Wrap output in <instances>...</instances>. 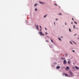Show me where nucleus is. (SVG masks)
Wrapping results in <instances>:
<instances>
[{
    "label": "nucleus",
    "mask_w": 79,
    "mask_h": 79,
    "mask_svg": "<svg viewBox=\"0 0 79 79\" xmlns=\"http://www.w3.org/2000/svg\"><path fill=\"white\" fill-rule=\"evenodd\" d=\"M64 75H65V76H66V77H68V74H67L64 73L63 74V76H64Z\"/></svg>",
    "instance_id": "f257e3e1"
},
{
    "label": "nucleus",
    "mask_w": 79,
    "mask_h": 79,
    "mask_svg": "<svg viewBox=\"0 0 79 79\" xmlns=\"http://www.w3.org/2000/svg\"><path fill=\"white\" fill-rule=\"evenodd\" d=\"M39 34H40V35H44V34H42V32H40V33H39Z\"/></svg>",
    "instance_id": "f03ea898"
},
{
    "label": "nucleus",
    "mask_w": 79,
    "mask_h": 79,
    "mask_svg": "<svg viewBox=\"0 0 79 79\" xmlns=\"http://www.w3.org/2000/svg\"><path fill=\"white\" fill-rule=\"evenodd\" d=\"M63 63L64 64H66V63H67V62L66 61V60H64Z\"/></svg>",
    "instance_id": "7ed1b4c3"
},
{
    "label": "nucleus",
    "mask_w": 79,
    "mask_h": 79,
    "mask_svg": "<svg viewBox=\"0 0 79 79\" xmlns=\"http://www.w3.org/2000/svg\"><path fill=\"white\" fill-rule=\"evenodd\" d=\"M39 3H40L41 4H45V2H39Z\"/></svg>",
    "instance_id": "20e7f679"
},
{
    "label": "nucleus",
    "mask_w": 79,
    "mask_h": 79,
    "mask_svg": "<svg viewBox=\"0 0 79 79\" xmlns=\"http://www.w3.org/2000/svg\"><path fill=\"white\" fill-rule=\"evenodd\" d=\"M68 69H69V67L68 66H67L66 68L65 69L66 70V71H68Z\"/></svg>",
    "instance_id": "39448f33"
},
{
    "label": "nucleus",
    "mask_w": 79,
    "mask_h": 79,
    "mask_svg": "<svg viewBox=\"0 0 79 79\" xmlns=\"http://www.w3.org/2000/svg\"><path fill=\"white\" fill-rule=\"evenodd\" d=\"M56 69H60V66H57L56 67Z\"/></svg>",
    "instance_id": "423d86ee"
},
{
    "label": "nucleus",
    "mask_w": 79,
    "mask_h": 79,
    "mask_svg": "<svg viewBox=\"0 0 79 79\" xmlns=\"http://www.w3.org/2000/svg\"><path fill=\"white\" fill-rule=\"evenodd\" d=\"M37 5H38V3H36L34 5V6H37Z\"/></svg>",
    "instance_id": "0eeeda50"
},
{
    "label": "nucleus",
    "mask_w": 79,
    "mask_h": 79,
    "mask_svg": "<svg viewBox=\"0 0 79 79\" xmlns=\"http://www.w3.org/2000/svg\"><path fill=\"white\" fill-rule=\"evenodd\" d=\"M36 29L37 30H39V26L38 25L37 26Z\"/></svg>",
    "instance_id": "6e6552de"
},
{
    "label": "nucleus",
    "mask_w": 79,
    "mask_h": 79,
    "mask_svg": "<svg viewBox=\"0 0 79 79\" xmlns=\"http://www.w3.org/2000/svg\"><path fill=\"white\" fill-rule=\"evenodd\" d=\"M50 40L51 42H52V43H53V40H52V39H51V38H50Z\"/></svg>",
    "instance_id": "1a4fd4ad"
},
{
    "label": "nucleus",
    "mask_w": 79,
    "mask_h": 79,
    "mask_svg": "<svg viewBox=\"0 0 79 79\" xmlns=\"http://www.w3.org/2000/svg\"><path fill=\"white\" fill-rule=\"evenodd\" d=\"M47 16V14H46V15H44V18H46V17Z\"/></svg>",
    "instance_id": "9d476101"
},
{
    "label": "nucleus",
    "mask_w": 79,
    "mask_h": 79,
    "mask_svg": "<svg viewBox=\"0 0 79 79\" xmlns=\"http://www.w3.org/2000/svg\"><path fill=\"white\" fill-rule=\"evenodd\" d=\"M75 68H76V69H79V68L76 66H75Z\"/></svg>",
    "instance_id": "9b49d317"
},
{
    "label": "nucleus",
    "mask_w": 79,
    "mask_h": 79,
    "mask_svg": "<svg viewBox=\"0 0 79 79\" xmlns=\"http://www.w3.org/2000/svg\"><path fill=\"white\" fill-rule=\"evenodd\" d=\"M69 73L70 74H71V75H72L73 74V72H71V71H70L69 72Z\"/></svg>",
    "instance_id": "f8f14e48"
},
{
    "label": "nucleus",
    "mask_w": 79,
    "mask_h": 79,
    "mask_svg": "<svg viewBox=\"0 0 79 79\" xmlns=\"http://www.w3.org/2000/svg\"><path fill=\"white\" fill-rule=\"evenodd\" d=\"M58 39L60 40V41H61V40L60 38H58Z\"/></svg>",
    "instance_id": "ddd939ff"
},
{
    "label": "nucleus",
    "mask_w": 79,
    "mask_h": 79,
    "mask_svg": "<svg viewBox=\"0 0 79 79\" xmlns=\"http://www.w3.org/2000/svg\"><path fill=\"white\" fill-rule=\"evenodd\" d=\"M73 42L74 43V44L77 45V44H76V42H75L74 41H73Z\"/></svg>",
    "instance_id": "4468645a"
},
{
    "label": "nucleus",
    "mask_w": 79,
    "mask_h": 79,
    "mask_svg": "<svg viewBox=\"0 0 79 79\" xmlns=\"http://www.w3.org/2000/svg\"><path fill=\"white\" fill-rule=\"evenodd\" d=\"M59 15H62V14L61 13H59L58 14Z\"/></svg>",
    "instance_id": "2eb2a0df"
},
{
    "label": "nucleus",
    "mask_w": 79,
    "mask_h": 79,
    "mask_svg": "<svg viewBox=\"0 0 79 79\" xmlns=\"http://www.w3.org/2000/svg\"><path fill=\"white\" fill-rule=\"evenodd\" d=\"M69 32H71V29L69 28Z\"/></svg>",
    "instance_id": "dca6fc26"
},
{
    "label": "nucleus",
    "mask_w": 79,
    "mask_h": 79,
    "mask_svg": "<svg viewBox=\"0 0 79 79\" xmlns=\"http://www.w3.org/2000/svg\"><path fill=\"white\" fill-rule=\"evenodd\" d=\"M69 42H70V44H72V45L73 44V43H72V42H71V41H70Z\"/></svg>",
    "instance_id": "f3484780"
},
{
    "label": "nucleus",
    "mask_w": 79,
    "mask_h": 79,
    "mask_svg": "<svg viewBox=\"0 0 79 79\" xmlns=\"http://www.w3.org/2000/svg\"><path fill=\"white\" fill-rule=\"evenodd\" d=\"M75 27V25H73V27L74 29L76 28V27Z\"/></svg>",
    "instance_id": "a211bd4d"
},
{
    "label": "nucleus",
    "mask_w": 79,
    "mask_h": 79,
    "mask_svg": "<svg viewBox=\"0 0 79 79\" xmlns=\"http://www.w3.org/2000/svg\"><path fill=\"white\" fill-rule=\"evenodd\" d=\"M35 11H37V8H36L35 9Z\"/></svg>",
    "instance_id": "6ab92c4d"
},
{
    "label": "nucleus",
    "mask_w": 79,
    "mask_h": 79,
    "mask_svg": "<svg viewBox=\"0 0 79 79\" xmlns=\"http://www.w3.org/2000/svg\"><path fill=\"white\" fill-rule=\"evenodd\" d=\"M68 64H70V62H69V61H68Z\"/></svg>",
    "instance_id": "aec40b11"
},
{
    "label": "nucleus",
    "mask_w": 79,
    "mask_h": 79,
    "mask_svg": "<svg viewBox=\"0 0 79 79\" xmlns=\"http://www.w3.org/2000/svg\"><path fill=\"white\" fill-rule=\"evenodd\" d=\"M56 21H58V19H56Z\"/></svg>",
    "instance_id": "412c9836"
},
{
    "label": "nucleus",
    "mask_w": 79,
    "mask_h": 79,
    "mask_svg": "<svg viewBox=\"0 0 79 79\" xmlns=\"http://www.w3.org/2000/svg\"><path fill=\"white\" fill-rule=\"evenodd\" d=\"M74 23H75V24H77V23L76 22H75V21H74Z\"/></svg>",
    "instance_id": "4be33fe9"
},
{
    "label": "nucleus",
    "mask_w": 79,
    "mask_h": 79,
    "mask_svg": "<svg viewBox=\"0 0 79 79\" xmlns=\"http://www.w3.org/2000/svg\"><path fill=\"white\" fill-rule=\"evenodd\" d=\"M45 41L46 42H48V41L47 40H46Z\"/></svg>",
    "instance_id": "5701e85b"
},
{
    "label": "nucleus",
    "mask_w": 79,
    "mask_h": 79,
    "mask_svg": "<svg viewBox=\"0 0 79 79\" xmlns=\"http://www.w3.org/2000/svg\"><path fill=\"white\" fill-rule=\"evenodd\" d=\"M65 25H67V23H66V22H65Z\"/></svg>",
    "instance_id": "b1692460"
},
{
    "label": "nucleus",
    "mask_w": 79,
    "mask_h": 79,
    "mask_svg": "<svg viewBox=\"0 0 79 79\" xmlns=\"http://www.w3.org/2000/svg\"><path fill=\"white\" fill-rule=\"evenodd\" d=\"M72 52H75V51H74V50H72Z\"/></svg>",
    "instance_id": "393cba45"
},
{
    "label": "nucleus",
    "mask_w": 79,
    "mask_h": 79,
    "mask_svg": "<svg viewBox=\"0 0 79 79\" xmlns=\"http://www.w3.org/2000/svg\"><path fill=\"white\" fill-rule=\"evenodd\" d=\"M45 34H46V35H47V34H48V33H47V32H45Z\"/></svg>",
    "instance_id": "a878e982"
},
{
    "label": "nucleus",
    "mask_w": 79,
    "mask_h": 79,
    "mask_svg": "<svg viewBox=\"0 0 79 79\" xmlns=\"http://www.w3.org/2000/svg\"><path fill=\"white\" fill-rule=\"evenodd\" d=\"M45 29L46 31H47V29L46 28H45Z\"/></svg>",
    "instance_id": "bb28decb"
},
{
    "label": "nucleus",
    "mask_w": 79,
    "mask_h": 79,
    "mask_svg": "<svg viewBox=\"0 0 79 79\" xmlns=\"http://www.w3.org/2000/svg\"><path fill=\"white\" fill-rule=\"evenodd\" d=\"M65 55L66 56H68V54H65Z\"/></svg>",
    "instance_id": "cd10ccee"
},
{
    "label": "nucleus",
    "mask_w": 79,
    "mask_h": 79,
    "mask_svg": "<svg viewBox=\"0 0 79 79\" xmlns=\"http://www.w3.org/2000/svg\"><path fill=\"white\" fill-rule=\"evenodd\" d=\"M61 60H64V58H62Z\"/></svg>",
    "instance_id": "c85d7f7f"
},
{
    "label": "nucleus",
    "mask_w": 79,
    "mask_h": 79,
    "mask_svg": "<svg viewBox=\"0 0 79 79\" xmlns=\"http://www.w3.org/2000/svg\"><path fill=\"white\" fill-rule=\"evenodd\" d=\"M54 25L55 26L56 24H55V22H54Z\"/></svg>",
    "instance_id": "c756f323"
},
{
    "label": "nucleus",
    "mask_w": 79,
    "mask_h": 79,
    "mask_svg": "<svg viewBox=\"0 0 79 79\" xmlns=\"http://www.w3.org/2000/svg\"><path fill=\"white\" fill-rule=\"evenodd\" d=\"M77 34H75V35H74V36H75V35H77Z\"/></svg>",
    "instance_id": "7c9ffc66"
},
{
    "label": "nucleus",
    "mask_w": 79,
    "mask_h": 79,
    "mask_svg": "<svg viewBox=\"0 0 79 79\" xmlns=\"http://www.w3.org/2000/svg\"><path fill=\"white\" fill-rule=\"evenodd\" d=\"M72 20H73V21H74V19H73V18H72Z\"/></svg>",
    "instance_id": "2f4dec72"
},
{
    "label": "nucleus",
    "mask_w": 79,
    "mask_h": 79,
    "mask_svg": "<svg viewBox=\"0 0 79 79\" xmlns=\"http://www.w3.org/2000/svg\"><path fill=\"white\" fill-rule=\"evenodd\" d=\"M55 5H56V6H57V5L56 4H55Z\"/></svg>",
    "instance_id": "473e14b6"
},
{
    "label": "nucleus",
    "mask_w": 79,
    "mask_h": 79,
    "mask_svg": "<svg viewBox=\"0 0 79 79\" xmlns=\"http://www.w3.org/2000/svg\"><path fill=\"white\" fill-rule=\"evenodd\" d=\"M35 27H36V25H35Z\"/></svg>",
    "instance_id": "72a5a7b5"
},
{
    "label": "nucleus",
    "mask_w": 79,
    "mask_h": 79,
    "mask_svg": "<svg viewBox=\"0 0 79 79\" xmlns=\"http://www.w3.org/2000/svg\"><path fill=\"white\" fill-rule=\"evenodd\" d=\"M71 23L72 24H73V22H72Z\"/></svg>",
    "instance_id": "f704fd0d"
},
{
    "label": "nucleus",
    "mask_w": 79,
    "mask_h": 79,
    "mask_svg": "<svg viewBox=\"0 0 79 79\" xmlns=\"http://www.w3.org/2000/svg\"><path fill=\"white\" fill-rule=\"evenodd\" d=\"M54 44H55V43H53H53H52Z\"/></svg>",
    "instance_id": "c9c22d12"
},
{
    "label": "nucleus",
    "mask_w": 79,
    "mask_h": 79,
    "mask_svg": "<svg viewBox=\"0 0 79 79\" xmlns=\"http://www.w3.org/2000/svg\"><path fill=\"white\" fill-rule=\"evenodd\" d=\"M77 39H78V40H79V38H77Z\"/></svg>",
    "instance_id": "e433bc0d"
},
{
    "label": "nucleus",
    "mask_w": 79,
    "mask_h": 79,
    "mask_svg": "<svg viewBox=\"0 0 79 79\" xmlns=\"http://www.w3.org/2000/svg\"><path fill=\"white\" fill-rule=\"evenodd\" d=\"M40 28H41V26H40Z\"/></svg>",
    "instance_id": "4c0bfd02"
},
{
    "label": "nucleus",
    "mask_w": 79,
    "mask_h": 79,
    "mask_svg": "<svg viewBox=\"0 0 79 79\" xmlns=\"http://www.w3.org/2000/svg\"><path fill=\"white\" fill-rule=\"evenodd\" d=\"M69 61H70V59H69Z\"/></svg>",
    "instance_id": "58836bf2"
},
{
    "label": "nucleus",
    "mask_w": 79,
    "mask_h": 79,
    "mask_svg": "<svg viewBox=\"0 0 79 79\" xmlns=\"http://www.w3.org/2000/svg\"><path fill=\"white\" fill-rule=\"evenodd\" d=\"M42 31V29H41V30H40V31Z\"/></svg>",
    "instance_id": "ea45409f"
},
{
    "label": "nucleus",
    "mask_w": 79,
    "mask_h": 79,
    "mask_svg": "<svg viewBox=\"0 0 79 79\" xmlns=\"http://www.w3.org/2000/svg\"><path fill=\"white\" fill-rule=\"evenodd\" d=\"M61 37L62 38H63V37H62V36H61Z\"/></svg>",
    "instance_id": "a19ab883"
},
{
    "label": "nucleus",
    "mask_w": 79,
    "mask_h": 79,
    "mask_svg": "<svg viewBox=\"0 0 79 79\" xmlns=\"http://www.w3.org/2000/svg\"><path fill=\"white\" fill-rule=\"evenodd\" d=\"M76 29H78V28H77Z\"/></svg>",
    "instance_id": "79ce46f5"
},
{
    "label": "nucleus",
    "mask_w": 79,
    "mask_h": 79,
    "mask_svg": "<svg viewBox=\"0 0 79 79\" xmlns=\"http://www.w3.org/2000/svg\"><path fill=\"white\" fill-rule=\"evenodd\" d=\"M48 38H50L49 37H48Z\"/></svg>",
    "instance_id": "37998d69"
}]
</instances>
